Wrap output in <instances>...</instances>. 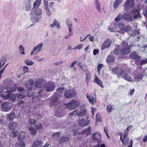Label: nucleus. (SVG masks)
<instances>
[{
	"label": "nucleus",
	"mask_w": 147,
	"mask_h": 147,
	"mask_svg": "<svg viewBox=\"0 0 147 147\" xmlns=\"http://www.w3.org/2000/svg\"><path fill=\"white\" fill-rule=\"evenodd\" d=\"M16 89L15 88L12 89L11 87H8L6 89L7 90L4 91L3 90L1 93V97L5 99H7L9 98L11 95V93L10 91L11 92H13L16 90Z\"/></svg>",
	"instance_id": "f257e3e1"
},
{
	"label": "nucleus",
	"mask_w": 147,
	"mask_h": 147,
	"mask_svg": "<svg viewBox=\"0 0 147 147\" xmlns=\"http://www.w3.org/2000/svg\"><path fill=\"white\" fill-rule=\"evenodd\" d=\"M86 110L84 108H79L70 113V115H73L75 114L78 117H82L86 113Z\"/></svg>",
	"instance_id": "f03ea898"
},
{
	"label": "nucleus",
	"mask_w": 147,
	"mask_h": 147,
	"mask_svg": "<svg viewBox=\"0 0 147 147\" xmlns=\"http://www.w3.org/2000/svg\"><path fill=\"white\" fill-rule=\"evenodd\" d=\"M80 104L78 101L73 100L67 104V108L69 110H72L78 106Z\"/></svg>",
	"instance_id": "7ed1b4c3"
},
{
	"label": "nucleus",
	"mask_w": 147,
	"mask_h": 147,
	"mask_svg": "<svg viewBox=\"0 0 147 147\" xmlns=\"http://www.w3.org/2000/svg\"><path fill=\"white\" fill-rule=\"evenodd\" d=\"M12 107V104L8 102H6L1 105L2 110L5 112L9 111Z\"/></svg>",
	"instance_id": "20e7f679"
},
{
	"label": "nucleus",
	"mask_w": 147,
	"mask_h": 147,
	"mask_svg": "<svg viewBox=\"0 0 147 147\" xmlns=\"http://www.w3.org/2000/svg\"><path fill=\"white\" fill-rule=\"evenodd\" d=\"M134 0H126L124 4V8L127 10L131 8L134 6Z\"/></svg>",
	"instance_id": "39448f33"
},
{
	"label": "nucleus",
	"mask_w": 147,
	"mask_h": 147,
	"mask_svg": "<svg viewBox=\"0 0 147 147\" xmlns=\"http://www.w3.org/2000/svg\"><path fill=\"white\" fill-rule=\"evenodd\" d=\"M76 94V91L74 90H68L65 93L64 95L65 98H70L74 97Z\"/></svg>",
	"instance_id": "423d86ee"
},
{
	"label": "nucleus",
	"mask_w": 147,
	"mask_h": 147,
	"mask_svg": "<svg viewBox=\"0 0 147 147\" xmlns=\"http://www.w3.org/2000/svg\"><path fill=\"white\" fill-rule=\"evenodd\" d=\"M54 86L55 84L53 82H49L45 85L44 88L46 91L49 92L53 90Z\"/></svg>",
	"instance_id": "0eeeda50"
},
{
	"label": "nucleus",
	"mask_w": 147,
	"mask_h": 147,
	"mask_svg": "<svg viewBox=\"0 0 147 147\" xmlns=\"http://www.w3.org/2000/svg\"><path fill=\"white\" fill-rule=\"evenodd\" d=\"M145 74V72L142 73L137 72L133 75L132 76L134 79L138 82L140 81V80H142V78Z\"/></svg>",
	"instance_id": "6e6552de"
},
{
	"label": "nucleus",
	"mask_w": 147,
	"mask_h": 147,
	"mask_svg": "<svg viewBox=\"0 0 147 147\" xmlns=\"http://www.w3.org/2000/svg\"><path fill=\"white\" fill-rule=\"evenodd\" d=\"M121 18L128 22H131L133 21L132 16L130 13H124L122 16Z\"/></svg>",
	"instance_id": "1a4fd4ad"
},
{
	"label": "nucleus",
	"mask_w": 147,
	"mask_h": 147,
	"mask_svg": "<svg viewBox=\"0 0 147 147\" xmlns=\"http://www.w3.org/2000/svg\"><path fill=\"white\" fill-rule=\"evenodd\" d=\"M51 107L53 106H55L58 105V97L57 95H53L51 98Z\"/></svg>",
	"instance_id": "9d476101"
},
{
	"label": "nucleus",
	"mask_w": 147,
	"mask_h": 147,
	"mask_svg": "<svg viewBox=\"0 0 147 147\" xmlns=\"http://www.w3.org/2000/svg\"><path fill=\"white\" fill-rule=\"evenodd\" d=\"M111 42V41L110 39H107L102 44L101 49L102 50H103L109 48L110 46Z\"/></svg>",
	"instance_id": "9b49d317"
},
{
	"label": "nucleus",
	"mask_w": 147,
	"mask_h": 147,
	"mask_svg": "<svg viewBox=\"0 0 147 147\" xmlns=\"http://www.w3.org/2000/svg\"><path fill=\"white\" fill-rule=\"evenodd\" d=\"M89 120L82 119L78 121V125L82 127H85L87 126L89 124Z\"/></svg>",
	"instance_id": "f8f14e48"
},
{
	"label": "nucleus",
	"mask_w": 147,
	"mask_h": 147,
	"mask_svg": "<svg viewBox=\"0 0 147 147\" xmlns=\"http://www.w3.org/2000/svg\"><path fill=\"white\" fill-rule=\"evenodd\" d=\"M113 71L114 74H116L118 76H120L123 74V71L122 68L120 67H116L113 69Z\"/></svg>",
	"instance_id": "ddd939ff"
},
{
	"label": "nucleus",
	"mask_w": 147,
	"mask_h": 147,
	"mask_svg": "<svg viewBox=\"0 0 147 147\" xmlns=\"http://www.w3.org/2000/svg\"><path fill=\"white\" fill-rule=\"evenodd\" d=\"M33 81L31 80L26 82V86L29 90H32L33 87Z\"/></svg>",
	"instance_id": "4468645a"
},
{
	"label": "nucleus",
	"mask_w": 147,
	"mask_h": 147,
	"mask_svg": "<svg viewBox=\"0 0 147 147\" xmlns=\"http://www.w3.org/2000/svg\"><path fill=\"white\" fill-rule=\"evenodd\" d=\"M44 85V83L41 80H36L34 84V85L36 87L38 88L42 87Z\"/></svg>",
	"instance_id": "2eb2a0df"
},
{
	"label": "nucleus",
	"mask_w": 147,
	"mask_h": 147,
	"mask_svg": "<svg viewBox=\"0 0 147 147\" xmlns=\"http://www.w3.org/2000/svg\"><path fill=\"white\" fill-rule=\"evenodd\" d=\"M121 52L122 54H127L129 53L131 51L129 49V47L127 46L126 47H124L121 49Z\"/></svg>",
	"instance_id": "dca6fc26"
},
{
	"label": "nucleus",
	"mask_w": 147,
	"mask_h": 147,
	"mask_svg": "<svg viewBox=\"0 0 147 147\" xmlns=\"http://www.w3.org/2000/svg\"><path fill=\"white\" fill-rule=\"evenodd\" d=\"M42 43H40L36 46L34 47V50L37 51V52H35L34 54H36L38 53L40 51V50L42 49Z\"/></svg>",
	"instance_id": "f3484780"
},
{
	"label": "nucleus",
	"mask_w": 147,
	"mask_h": 147,
	"mask_svg": "<svg viewBox=\"0 0 147 147\" xmlns=\"http://www.w3.org/2000/svg\"><path fill=\"white\" fill-rule=\"evenodd\" d=\"M26 127L29 129L31 135H35L36 133V130L33 127L26 126Z\"/></svg>",
	"instance_id": "a211bd4d"
},
{
	"label": "nucleus",
	"mask_w": 147,
	"mask_h": 147,
	"mask_svg": "<svg viewBox=\"0 0 147 147\" xmlns=\"http://www.w3.org/2000/svg\"><path fill=\"white\" fill-rule=\"evenodd\" d=\"M9 128L11 130H13L17 127V123L16 122H11L9 124Z\"/></svg>",
	"instance_id": "6ab92c4d"
},
{
	"label": "nucleus",
	"mask_w": 147,
	"mask_h": 147,
	"mask_svg": "<svg viewBox=\"0 0 147 147\" xmlns=\"http://www.w3.org/2000/svg\"><path fill=\"white\" fill-rule=\"evenodd\" d=\"M130 58L134 59H139L140 58L136 52H132L130 55Z\"/></svg>",
	"instance_id": "aec40b11"
},
{
	"label": "nucleus",
	"mask_w": 147,
	"mask_h": 147,
	"mask_svg": "<svg viewBox=\"0 0 147 147\" xmlns=\"http://www.w3.org/2000/svg\"><path fill=\"white\" fill-rule=\"evenodd\" d=\"M42 146V142L38 140L34 142L32 145V147H41Z\"/></svg>",
	"instance_id": "412c9836"
},
{
	"label": "nucleus",
	"mask_w": 147,
	"mask_h": 147,
	"mask_svg": "<svg viewBox=\"0 0 147 147\" xmlns=\"http://www.w3.org/2000/svg\"><path fill=\"white\" fill-rule=\"evenodd\" d=\"M101 135L100 133L98 134L97 133H94L92 135V138L95 140H97L98 141L100 138Z\"/></svg>",
	"instance_id": "4be33fe9"
},
{
	"label": "nucleus",
	"mask_w": 147,
	"mask_h": 147,
	"mask_svg": "<svg viewBox=\"0 0 147 147\" xmlns=\"http://www.w3.org/2000/svg\"><path fill=\"white\" fill-rule=\"evenodd\" d=\"M123 0H116L114 3L113 7L115 9H116L118 6L121 4Z\"/></svg>",
	"instance_id": "5701e85b"
},
{
	"label": "nucleus",
	"mask_w": 147,
	"mask_h": 147,
	"mask_svg": "<svg viewBox=\"0 0 147 147\" xmlns=\"http://www.w3.org/2000/svg\"><path fill=\"white\" fill-rule=\"evenodd\" d=\"M123 78L129 82H132V79L130 76H128L127 73H125L123 76Z\"/></svg>",
	"instance_id": "b1692460"
},
{
	"label": "nucleus",
	"mask_w": 147,
	"mask_h": 147,
	"mask_svg": "<svg viewBox=\"0 0 147 147\" xmlns=\"http://www.w3.org/2000/svg\"><path fill=\"white\" fill-rule=\"evenodd\" d=\"M95 6L97 11L100 13L101 12V9L100 7V4L98 0H95Z\"/></svg>",
	"instance_id": "393cba45"
},
{
	"label": "nucleus",
	"mask_w": 147,
	"mask_h": 147,
	"mask_svg": "<svg viewBox=\"0 0 147 147\" xmlns=\"http://www.w3.org/2000/svg\"><path fill=\"white\" fill-rule=\"evenodd\" d=\"M6 60V59L4 57H2L0 59V69L3 66Z\"/></svg>",
	"instance_id": "a878e982"
},
{
	"label": "nucleus",
	"mask_w": 147,
	"mask_h": 147,
	"mask_svg": "<svg viewBox=\"0 0 147 147\" xmlns=\"http://www.w3.org/2000/svg\"><path fill=\"white\" fill-rule=\"evenodd\" d=\"M114 57L111 55L108 56L106 59V61L107 63H111L114 61Z\"/></svg>",
	"instance_id": "bb28decb"
},
{
	"label": "nucleus",
	"mask_w": 147,
	"mask_h": 147,
	"mask_svg": "<svg viewBox=\"0 0 147 147\" xmlns=\"http://www.w3.org/2000/svg\"><path fill=\"white\" fill-rule=\"evenodd\" d=\"M41 0H37L35 1L33 4V7L35 9L37 8L41 3Z\"/></svg>",
	"instance_id": "cd10ccee"
},
{
	"label": "nucleus",
	"mask_w": 147,
	"mask_h": 147,
	"mask_svg": "<svg viewBox=\"0 0 147 147\" xmlns=\"http://www.w3.org/2000/svg\"><path fill=\"white\" fill-rule=\"evenodd\" d=\"M86 96L88 99L89 101L92 104H94V98L93 96H90L88 94H86Z\"/></svg>",
	"instance_id": "c85d7f7f"
},
{
	"label": "nucleus",
	"mask_w": 147,
	"mask_h": 147,
	"mask_svg": "<svg viewBox=\"0 0 147 147\" xmlns=\"http://www.w3.org/2000/svg\"><path fill=\"white\" fill-rule=\"evenodd\" d=\"M94 80L95 81H96V82L97 84H98L99 86H100L101 87H103V85H102V82L98 78V77L96 76L95 77Z\"/></svg>",
	"instance_id": "c756f323"
},
{
	"label": "nucleus",
	"mask_w": 147,
	"mask_h": 147,
	"mask_svg": "<svg viewBox=\"0 0 147 147\" xmlns=\"http://www.w3.org/2000/svg\"><path fill=\"white\" fill-rule=\"evenodd\" d=\"M25 137V133L24 131H22L20 133L19 136L17 137L18 140H21L24 138Z\"/></svg>",
	"instance_id": "7c9ffc66"
},
{
	"label": "nucleus",
	"mask_w": 147,
	"mask_h": 147,
	"mask_svg": "<svg viewBox=\"0 0 147 147\" xmlns=\"http://www.w3.org/2000/svg\"><path fill=\"white\" fill-rule=\"evenodd\" d=\"M69 136H66L65 137L63 136L62 137L60 140L59 142L60 143H61L67 142V141L69 140Z\"/></svg>",
	"instance_id": "2f4dec72"
},
{
	"label": "nucleus",
	"mask_w": 147,
	"mask_h": 147,
	"mask_svg": "<svg viewBox=\"0 0 147 147\" xmlns=\"http://www.w3.org/2000/svg\"><path fill=\"white\" fill-rule=\"evenodd\" d=\"M114 26L115 28H118L124 27L125 26V25L122 23L117 22L114 24Z\"/></svg>",
	"instance_id": "473e14b6"
},
{
	"label": "nucleus",
	"mask_w": 147,
	"mask_h": 147,
	"mask_svg": "<svg viewBox=\"0 0 147 147\" xmlns=\"http://www.w3.org/2000/svg\"><path fill=\"white\" fill-rule=\"evenodd\" d=\"M15 113L12 112L10 114L7 115V118L10 121H12L15 117Z\"/></svg>",
	"instance_id": "72a5a7b5"
},
{
	"label": "nucleus",
	"mask_w": 147,
	"mask_h": 147,
	"mask_svg": "<svg viewBox=\"0 0 147 147\" xmlns=\"http://www.w3.org/2000/svg\"><path fill=\"white\" fill-rule=\"evenodd\" d=\"M43 94V90L40 89L39 91L37 93V98L39 99L42 96Z\"/></svg>",
	"instance_id": "f704fd0d"
},
{
	"label": "nucleus",
	"mask_w": 147,
	"mask_h": 147,
	"mask_svg": "<svg viewBox=\"0 0 147 147\" xmlns=\"http://www.w3.org/2000/svg\"><path fill=\"white\" fill-rule=\"evenodd\" d=\"M131 29V28L129 26H127L126 27L121 28L120 29V31L121 32H126L130 30Z\"/></svg>",
	"instance_id": "c9c22d12"
},
{
	"label": "nucleus",
	"mask_w": 147,
	"mask_h": 147,
	"mask_svg": "<svg viewBox=\"0 0 147 147\" xmlns=\"http://www.w3.org/2000/svg\"><path fill=\"white\" fill-rule=\"evenodd\" d=\"M31 20L33 23L38 22H39V19L38 17L36 16H33L31 18Z\"/></svg>",
	"instance_id": "e433bc0d"
},
{
	"label": "nucleus",
	"mask_w": 147,
	"mask_h": 147,
	"mask_svg": "<svg viewBox=\"0 0 147 147\" xmlns=\"http://www.w3.org/2000/svg\"><path fill=\"white\" fill-rule=\"evenodd\" d=\"M140 7L139 6H137L134 7V9L131 10V12L134 13H138L140 12L139 10Z\"/></svg>",
	"instance_id": "4c0bfd02"
},
{
	"label": "nucleus",
	"mask_w": 147,
	"mask_h": 147,
	"mask_svg": "<svg viewBox=\"0 0 147 147\" xmlns=\"http://www.w3.org/2000/svg\"><path fill=\"white\" fill-rule=\"evenodd\" d=\"M17 147H24L25 146V143L23 140H21L19 143L17 144Z\"/></svg>",
	"instance_id": "58836bf2"
},
{
	"label": "nucleus",
	"mask_w": 147,
	"mask_h": 147,
	"mask_svg": "<svg viewBox=\"0 0 147 147\" xmlns=\"http://www.w3.org/2000/svg\"><path fill=\"white\" fill-rule=\"evenodd\" d=\"M31 4L30 2H28L25 5V8L26 11H28L30 9L31 7Z\"/></svg>",
	"instance_id": "ea45409f"
},
{
	"label": "nucleus",
	"mask_w": 147,
	"mask_h": 147,
	"mask_svg": "<svg viewBox=\"0 0 147 147\" xmlns=\"http://www.w3.org/2000/svg\"><path fill=\"white\" fill-rule=\"evenodd\" d=\"M115 53L117 55H120L122 54L121 50H120L118 47H117L115 49Z\"/></svg>",
	"instance_id": "a19ab883"
},
{
	"label": "nucleus",
	"mask_w": 147,
	"mask_h": 147,
	"mask_svg": "<svg viewBox=\"0 0 147 147\" xmlns=\"http://www.w3.org/2000/svg\"><path fill=\"white\" fill-rule=\"evenodd\" d=\"M124 138V140H122L121 142L124 145H126L128 143L129 141V138L128 137H126L125 138Z\"/></svg>",
	"instance_id": "79ce46f5"
},
{
	"label": "nucleus",
	"mask_w": 147,
	"mask_h": 147,
	"mask_svg": "<svg viewBox=\"0 0 147 147\" xmlns=\"http://www.w3.org/2000/svg\"><path fill=\"white\" fill-rule=\"evenodd\" d=\"M28 122L30 124L32 125H34L36 123V121L34 119H33L31 118H29L28 120Z\"/></svg>",
	"instance_id": "37998d69"
},
{
	"label": "nucleus",
	"mask_w": 147,
	"mask_h": 147,
	"mask_svg": "<svg viewBox=\"0 0 147 147\" xmlns=\"http://www.w3.org/2000/svg\"><path fill=\"white\" fill-rule=\"evenodd\" d=\"M53 23L54 26L57 27V28L58 29L60 28V23L56 19H54V20Z\"/></svg>",
	"instance_id": "c03bdc74"
},
{
	"label": "nucleus",
	"mask_w": 147,
	"mask_h": 147,
	"mask_svg": "<svg viewBox=\"0 0 147 147\" xmlns=\"http://www.w3.org/2000/svg\"><path fill=\"white\" fill-rule=\"evenodd\" d=\"M83 132L84 133H86L87 135L90 134L91 132L90 127H88L87 128L84 129L83 131Z\"/></svg>",
	"instance_id": "a18cd8bd"
},
{
	"label": "nucleus",
	"mask_w": 147,
	"mask_h": 147,
	"mask_svg": "<svg viewBox=\"0 0 147 147\" xmlns=\"http://www.w3.org/2000/svg\"><path fill=\"white\" fill-rule=\"evenodd\" d=\"M19 49L20 53L22 54L25 55V54L24 52V49L23 46L21 45H20L19 47Z\"/></svg>",
	"instance_id": "49530a36"
},
{
	"label": "nucleus",
	"mask_w": 147,
	"mask_h": 147,
	"mask_svg": "<svg viewBox=\"0 0 147 147\" xmlns=\"http://www.w3.org/2000/svg\"><path fill=\"white\" fill-rule=\"evenodd\" d=\"M66 23L68 27H72V24L69 19H68L66 20Z\"/></svg>",
	"instance_id": "de8ad7c7"
},
{
	"label": "nucleus",
	"mask_w": 147,
	"mask_h": 147,
	"mask_svg": "<svg viewBox=\"0 0 147 147\" xmlns=\"http://www.w3.org/2000/svg\"><path fill=\"white\" fill-rule=\"evenodd\" d=\"M35 14L37 15L40 16L42 14V11L40 9H38L35 12Z\"/></svg>",
	"instance_id": "09e8293b"
},
{
	"label": "nucleus",
	"mask_w": 147,
	"mask_h": 147,
	"mask_svg": "<svg viewBox=\"0 0 147 147\" xmlns=\"http://www.w3.org/2000/svg\"><path fill=\"white\" fill-rule=\"evenodd\" d=\"M25 63L26 65L28 66H30L34 64V62L31 61L28 59L25 61Z\"/></svg>",
	"instance_id": "8fccbe9b"
},
{
	"label": "nucleus",
	"mask_w": 147,
	"mask_h": 147,
	"mask_svg": "<svg viewBox=\"0 0 147 147\" xmlns=\"http://www.w3.org/2000/svg\"><path fill=\"white\" fill-rule=\"evenodd\" d=\"M103 65L101 63L99 64L97 66V71L98 73H99L100 69L103 67Z\"/></svg>",
	"instance_id": "3c124183"
},
{
	"label": "nucleus",
	"mask_w": 147,
	"mask_h": 147,
	"mask_svg": "<svg viewBox=\"0 0 147 147\" xmlns=\"http://www.w3.org/2000/svg\"><path fill=\"white\" fill-rule=\"evenodd\" d=\"M86 81L87 83H88L89 82V80L90 79V73L89 72H88V73H86Z\"/></svg>",
	"instance_id": "603ef678"
},
{
	"label": "nucleus",
	"mask_w": 147,
	"mask_h": 147,
	"mask_svg": "<svg viewBox=\"0 0 147 147\" xmlns=\"http://www.w3.org/2000/svg\"><path fill=\"white\" fill-rule=\"evenodd\" d=\"M122 16L120 14H119L117 17H116L115 19V21L116 22L119 21L121 18Z\"/></svg>",
	"instance_id": "864d4df0"
},
{
	"label": "nucleus",
	"mask_w": 147,
	"mask_h": 147,
	"mask_svg": "<svg viewBox=\"0 0 147 147\" xmlns=\"http://www.w3.org/2000/svg\"><path fill=\"white\" fill-rule=\"evenodd\" d=\"M44 6L45 7V10L49 8L48 7V1L44 0Z\"/></svg>",
	"instance_id": "5fc2aeb1"
},
{
	"label": "nucleus",
	"mask_w": 147,
	"mask_h": 147,
	"mask_svg": "<svg viewBox=\"0 0 147 147\" xmlns=\"http://www.w3.org/2000/svg\"><path fill=\"white\" fill-rule=\"evenodd\" d=\"M42 125L41 123L39 125H35V127L37 130H39L41 129L42 128Z\"/></svg>",
	"instance_id": "6e6d98bb"
},
{
	"label": "nucleus",
	"mask_w": 147,
	"mask_h": 147,
	"mask_svg": "<svg viewBox=\"0 0 147 147\" xmlns=\"http://www.w3.org/2000/svg\"><path fill=\"white\" fill-rule=\"evenodd\" d=\"M83 45L82 44H79L76 46L75 48L73 49H81Z\"/></svg>",
	"instance_id": "4d7b16f0"
},
{
	"label": "nucleus",
	"mask_w": 147,
	"mask_h": 147,
	"mask_svg": "<svg viewBox=\"0 0 147 147\" xmlns=\"http://www.w3.org/2000/svg\"><path fill=\"white\" fill-rule=\"evenodd\" d=\"M46 11V13L47 15L48 16H50L51 14V10L49 8L45 10Z\"/></svg>",
	"instance_id": "13d9d810"
},
{
	"label": "nucleus",
	"mask_w": 147,
	"mask_h": 147,
	"mask_svg": "<svg viewBox=\"0 0 147 147\" xmlns=\"http://www.w3.org/2000/svg\"><path fill=\"white\" fill-rule=\"evenodd\" d=\"M107 111L109 112H111L112 110V107L111 105H107Z\"/></svg>",
	"instance_id": "bf43d9fd"
},
{
	"label": "nucleus",
	"mask_w": 147,
	"mask_h": 147,
	"mask_svg": "<svg viewBox=\"0 0 147 147\" xmlns=\"http://www.w3.org/2000/svg\"><path fill=\"white\" fill-rule=\"evenodd\" d=\"M60 133L59 132H56L54 133L52 135V136H56L57 137H59V136Z\"/></svg>",
	"instance_id": "052dcab7"
},
{
	"label": "nucleus",
	"mask_w": 147,
	"mask_h": 147,
	"mask_svg": "<svg viewBox=\"0 0 147 147\" xmlns=\"http://www.w3.org/2000/svg\"><path fill=\"white\" fill-rule=\"evenodd\" d=\"M147 63V59H146L143 60H142V61H141L140 63V64L141 65H142L145 64L146 63Z\"/></svg>",
	"instance_id": "680f3d73"
},
{
	"label": "nucleus",
	"mask_w": 147,
	"mask_h": 147,
	"mask_svg": "<svg viewBox=\"0 0 147 147\" xmlns=\"http://www.w3.org/2000/svg\"><path fill=\"white\" fill-rule=\"evenodd\" d=\"M11 135L13 137H15L17 135V132L16 131H13L11 134Z\"/></svg>",
	"instance_id": "e2e57ef3"
},
{
	"label": "nucleus",
	"mask_w": 147,
	"mask_h": 147,
	"mask_svg": "<svg viewBox=\"0 0 147 147\" xmlns=\"http://www.w3.org/2000/svg\"><path fill=\"white\" fill-rule=\"evenodd\" d=\"M137 14H135L133 15V18L134 19L136 18H138V17H139L140 15V12H138V13H137Z\"/></svg>",
	"instance_id": "0e129e2a"
},
{
	"label": "nucleus",
	"mask_w": 147,
	"mask_h": 147,
	"mask_svg": "<svg viewBox=\"0 0 147 147\" xmlns=\"http://www.w3.org/2000/svg\"><path fill=\"white\" fill-rule=\"evenodd\" d=\"M16 96L15 94H13L12 95L11 97V100L13 102H14L16 100Z\"/></svg>",
	"instance_id": "69168bd1"
},
{
	"label": "nucleus",
	"mask_w": 147,
	"mask_h": 147,
	"mask_svg": "<svg viewBox=\"0 0 147 147\" xmlns=\"http://www.w3.org/2000/svg\"><path fill=\"white\" fill-rule=\"evenodd\" d=\"M73 131L75 136L77 135H79L80 134L79 132H78V131L77 130H73Z\"/></svg>",
	"instance_id": "338daca9"
},
{
	"label": "nucleus",
	"mask_w": 147,
	"mask_h": 147,
	"mask_svg": "<svg viewBox=\"0 0 147 147\" xmlns=\"http://www.w3.org/2000/svg\"><path fill=\"white\" fill-rule=\"evenodd\" d=\"M99 53V51L98 49H95L93 51V54L94 55H96Z\"/></svg>",
	"instance_id": "774afa93"
}]
</instances>
